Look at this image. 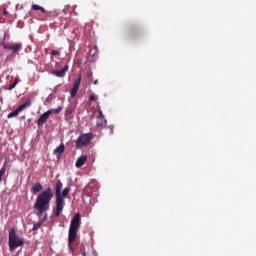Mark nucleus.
Instances as JSON below:
<instances>
[{"mask_svg":"<svg viewBox=\"0 0 256 256\" xmlns=\"http://www.w3.org/2000/svg\"><path fill=\"white\" fill-rule=\"evenodd\" d=\"M53 195V189H51V187L42 190L38 194L34 204V213L37 217H43V214L47 213L51 200L53 199Z\"/></svg>","mask_w":256,"mask_h":256,"instance_id":"f257e3e1","label":"nucleus"},{"mask_svg":"<svg viewBox=\"0 0 256 256\" xmlns=\"http://www.w3.org/2000/svg\"><path fill=\"white\" fill-rule=\"evenodd\" d=\"M62 190H63V183L61 182V180H58L55 184V195H56L55 209H54L55 217H61V214L63 213V209L65 208V199H61Z\"/></svg>","mask_w":256,"mask_h":256,"instance_id":"f03ea898","label":"nucleus"},{"mask_svg":"<svg viewBox=\"0 0 256 256\" xmlns=\"http://www.w3.org/2000/svg\"><path fill=\"white\" fill-rule=\"evenodd\" d=\"M81 227V214L77 213L74 215L70 222V228L68 232V245H71L77 239V233Z\"/></svg>","mask_w":256,"mask_h":256,"instance_id":"7ed1b4c3","label":"nucleus"},{"mask_svg":"<svg viewBox=\"0 0 256 256\" xmlns=\"http://www.w3.org/2000/svg\"><path fill=\"white\" fill-rule=\"evenodd\" d=\"M24 242L17 233L15 232V228H12L9 232V249L10 251H15L17 247H23Z\"/></svg>","mask_w":256,"mask_h":256,"instance_id":"20e7f679","label":"nucleus"},{"mask_svg":"<svg viewBox=\"0 0 256 256\" xmlns=\"http://www.w3.org/2000/svg\"><path fill=\"white\" fill-rule=\"evenodd\" d=\"M91 141H93V133L82 134L76 140V147L77 149L87 147Z\"/></svg>","mask_w":256,"mask_h":256,"instance_id":"39448f33","label":"nucleus"},{"mask_svg":"<svg viewBox=\"0 0 256 256\" xmlns=\"http://www.w3.org/2000/svg\"><path fill=\"white\" fill-rule=\"evenodd\" d=\"M27 107H31V98H28L26 100V103L21 104L18 106L15 111H12L11 113L8 114V119H11L13 117H17L21 111H24V109H27Z\"/></svg>","mask_w":256,"mask_h":256,"instance_id":"423d86ee","label":"nucleus"},{"mask_svg":"<svg viewBox=\"0 0 256 256\" xmlns=\"http://www.w3.org/2000/svg\"><path fill=\"white\" fill-rule=\"evenodd\" d=\"M2 47L4 49H8V50L12 51V53H14V54H17V53H19V51L21 49H23V44H21V43L7 44V43L2 42Z\"/></svg>","mask_w":256,"mask_h":256,"instance_id":"0eeeda50","label":"nucleus"},{"mask_svg":"<svg viewBox=\"0 0 256 256\" xmlns=\"http://www.w3.org/2000/svg\"><path fill=\"white\" fill-rule=\"evenodd\" d=\"M98 109V116H97V127H100L103 129L107 126V120L105 119V115H103V111L101 110V107L97 106Z\"/></svg>","mask_w":256,"mask_h":256,"instance_id":"6e6552de","label":"nucleus"},{"mask_svg":"<svg viewBox=\"0 0 256 256\" xmlns=\"http://www.w3.org/2000/svg\"><path fill=\"white\" fill-rule=\"evenodd\" d=\"M47 213H45L44 215L42 214L41 217H39V221L33 225L32 231H39V229H41V226L45 223V221H47Z\"/></svg>","mask_w":256,"mask_h":256,"instance_id":"1a4fd4ad","label":"nucleus"},{"mask_svg":"<svg viewBox=\"0 0 256 256\" xmlns=\"http://www.w3.org/2000/svg\"><path fill=\"white\" fill-rule=\"evenodd\" d=\"M51 115V112H45L43 113L38 121H37V125L38 127H43V125H45V123H47V119H49V116Z\"/></svg>","mask_w":256,"mask_h":256,"instance_id":"9d476101","label":"nucleus"},{"mask_svg":"<svg viewBox=\"0 0 256 256\" xmlns=\"http://www.w3.org/2000/svg\"><path fill=\"white\" fill-rule=\"evenodd\" d=\"M67 71H69V66L65 65L61 70L52 71V75H55L56 77H65Z\"/></svg>","mask_w":256,"mask_h":256,"instance_id":"9b49d317","label":"nucleus"},{"mask_svg":"<svg viewBox=\"0 0 256 256\" xmlns=\"http://www.w3.org/2000/svg\"><path fill=\"white\" fill-rule=\"evenodd\" d=\"M43 191V185L41 183L37 182L35 183L31 188V193L33 195H37V193H41Z\"/></svg>","mask_w":256,"mask_h":256,"instance_id":"f8f14e48","label":"nucleus"},{"mask_svg":"<svg viewBox=\"0 0 256 256\" xmlns=\"http://www.w3.org/2000/svg\"><path fill=\"white\" fill-rule=\"evenodd\" d=\"M94 183H90L88 184L84 189H83V193L85 195H87V197H91L93 195V187H94Z\"/></svg>","mask_w":256,"mask_h":256,"instance_id":"ddd939ff","label":"nucleus"},{"mask_svg":"<svg viewBox=\"0 0 256 256\" xmlns=\"http://www.w3.org/2000/svg\"><path fill=\"white\" fill-rule=\"evenodd\" d=\"M87 163V156H81L76 161V167H83V164Z\"/></svg>","mask_w":256,"mask_h":256,"instance_id":"4468645a","label":"nucleus"},{"mask_svg":"<svg viewBox=\"0 0 256 256\" xmlns=\"http://www.w3.org/2000/svg\"><path fill=\"white\" fill-rule=\"evenodd\" d=\"M69 191H71V187H66L63 189L62 192H60L61 199H65L69 195Z\"/></svg>","mask_w":256,"mask_h":256,"instance_id":"2eb2a0df","label":"nucleus"},{"mask_svg":"<svg viewBox=\"0 0 256 256\" xmlns=\"http://www.w3.org/2000/svg\"><path fill=\"white\" fill-rule=\"evenodd\" d=\"M32 9H33V11H41V13H47V10H45V8H43L37 4H33Z\"/></svg>","mask_w":256,"mask_h":256,"instance_id":"dca6fc26","label":"nucleus"},{"mask_svg":"<svg viewBox=\"0 0 256 256\" xmlns=\"http://www.w3.org/2000/svg\"><path fill=\"white\" fill-rule=\"evenodd\" d=\"M63 151H65V145L61 144L57 149L54 150V153L62 155Z\"/></svg>","mask_w":256,"mask_h":256,"instance_id":"f3484780","label":"nucleus"},{"mask_svg":"<svg viewBox=\"0 0 256 256\" xmlns=\"http://www.w3.org/2000/svg\"><path fill=\"white\" fill-rule=\"evenodd\" d=\"M17 83H19V78H16L12 84L9 85L8 91H13L15 87H17Z\"/></svg>","mask_w":256,"mask_h":256,"instance_id":"a211bd4d","label":"nucleus"},{"mask_svg":"<svg viewBox=\"0 0 256 256\" xmlns=\"http://www.w3.org/2000/svg\"><path fill=\"white\" fill-rule=\"evenodd\" d=\"M79 85H81V76H79V77L74 81V84H73L72 88L79 90Z\"/></svg>","mask_w":256,"mask_h":256,"instance_id":"6ab92c4d","label":"nucleus"},{"mask_svg":"<svg viewBox=\"0 0 256 256\" xmlns=\"http://www.w3.org/2000/svg\"><path fill=\"white\" fill-rule=\"evenodd\" d=\"M7 162L4 163L3 167L0 169V182L3 181V176L5 175Z\"/></svg>","mask_w":256,"mask_h":256,"instance_id":"aec40b11","label":"nucleus"},{"mask_svg":"<svg viewBox=\"0 0 256 256\" xmlns=\"http://www.w3.org/2000/svg\"><path fill=\"white\" fill-rule=\"evenodd\" d=\"M61 111H63L62 107H58L57 109L48 110V112H50V115H53V113L59 114V113H61Z\"/></svg>","mask_w":256,"mask_h":256,"instance_id":"412c9836","label":"nucleus"},{"mask_svg":"<svg viewBox=\"0 0 256 256\" xmlns=\"http://www.w3.org/2000/svg\"><path fill=\"white\" fill-rule=\"evenodd\" d=\"M77 91H79L77 88H73L70 91V95L71 97H75L77 95Z\"/></svg>","mask_w":256,"mask_h":256,"instance_id":"4be33fe9","label":"nucleus"},{"mask_svg":"<svg viewBox=\"0 0 256 256\" xmlns=\"http://www.w3.org/2000/svg\"><path fill=\"white\" fill-rule=\"evenodd\" d=\"M97 99H99V97L95 94H91L90 97H89L90 101H97Z\"/></svg>","mask_w":256,"mask_h":256,"instance_id":"5701e85b","label":"nucleus"},{"mask_svg":"<svg viewBox=\"0 0 256 256\" xmlns=\"http://www.w3.org/2000/svg\"><path fill=\"white\" fill-rule=\"evenodd\" d=\"M76 65H78V67H81V65H83V59H78L76 61Z\"/></svg>","mask_w":256,"mask_h":256,"instance_id":"b1692460","label":"nucleus"},{"mask_svg":"<svg viewBox=\"0 0 256 256\" xmlns=\"http://www.w3.org/2000/svg\"><path fill=\"white\" fill-rule=\"evenodd\" d=\"M51 55L57 56V55H59V51L58 50H52Z\"/></svg>","mask_w":256,"mask_h":256,"instance_id":"393cba45","label":"nucleus"},{"mask_svg":"<svg viewBox=\"0 0 256 256\" xmlns=\"http://www.w3.org/2000/svg\"><path fill=\"white\" fill-rule=\"evenodd\" d=\"M92 75H93V72L91 71L87 73V77H91Z\"/></svg>","mask_w":256,"mask_h":256,"instance_id":"a878e982","label":"nucleus"},{"mask_svg":"<svg viewBox=\"0 0 256 256\" xmlns=\"http://www.w3.org/2000/svg\"><path fill=\"white\" fill-rule=\"evenodd\" d=\"M98 83H99V80L94 81V85H98Z\"/></svg>","mask_w":256,"mask_h":256,"instance_id":"bb28decb","label":"nucleus"},{"mask_svg":"<svg viewBox=\"0 0 256 256\" xmlns=\"http://www.w3.org/2000/svg\"><path fill=\"white\" fill-rule=\"evenodd\" d=\"M82 256H87V253L85 251H82Z\"/></svg>","mask_w":256,"mask_h":256,"instance_id":"cd10ccee","label":"nucleus"},{"mask_svg":"<svg viewBox=\"0 0 256 256\" xmlns=\"http://www.w3.org/2000/svg\"><path fill=\"white\" fill-rule=\"evenodd\" d=\"M129 36H130V37H133V31L130 32Z\"/></svg>","mask_w":256,"mask_h":256,"instance_id":"c85d7f7f","label":"nucleus"},{"mask_svg":"<svg viewBox=\"0 0 256 256\" xmlns=\"http://www.w3.org/2000/svg\"><path fill=\"white\" fill-rule=\"evenodd\" d=\"M67 113H71V110L67 109Z\"/></svg>","mask_w":256,"mask_h":256,"instance_id":"c756f323","label":"nucleus"},{"mask_svg":"<svg viewBox=\"0 0 256 256\" xmlns=\"http://www.w3.org/2000/svg\"><path fill=\"white\" fill-rule=\"evenodd\" d=\"M0 45H3V43H0Z\"/></svg>","mask_w":256,"mask_h":256,"instance_id":"7c9ffc66","label":"nucleus"}]
</instances>
